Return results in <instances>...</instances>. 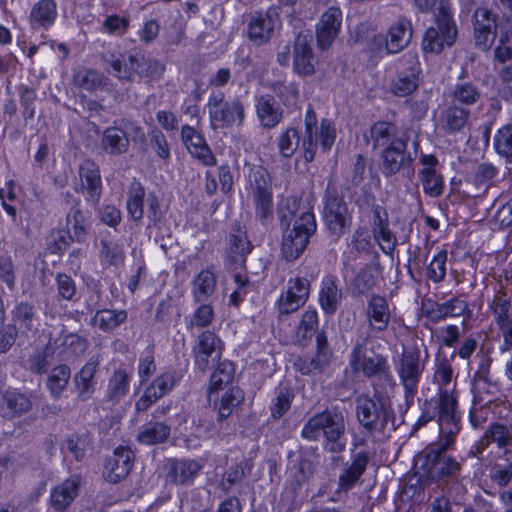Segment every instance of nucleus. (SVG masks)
I'll list each match as a JSON object with an SVG mask.
<instances>
[{"mask_svg":"<svg viewBox=\"0 0 512 512\" xmlns=\"http://www.w3.org/2000/svg\"><path fill=\"white\" fill-rule=\"evenodd\" d=\"M251 192H271L272 177L262 165H253L247 174V187Z\"/></svg>","mask_w":512,"mask_h":512,"instance_id":"de8ad7c7","label":"nucleus"},{"mask_svg":"<svg viewBox=\"0 0 512 512\" xmlns=\"http://www.w3.org/2000/svg\"><path fill=\"white\" fill-rule=\"evenodd\" d=\"M454 442L452 432L442 438L439 443L430 445L417 459L416 467L422 477L436 480L441 476L453 475L459 464L452 458L442 455Z\"/></svg>","mask_w":512,"mask_h":512,"instance_id":"20e7f679","label":"nucleus"},{"mask_svg":"<svg viewBox=\"0 0 512 512\" xmlns=\"http://www.w3.org/2000/svg\"><path fill=\"white\" fill-rule=\"evenodd\" d=\"M468 304L460 298H451L443 303H436L429 312L434 321H440L448 317L455 318L465 314Z\"/></svg>","mask_w":512,"mask_h":512,"instance_id":"37998d69","label":"nucleus"},{"mask_svg":"<svg viewBox=\"0 0 512 512\" xmlns=\"http://www.w3.org/2000/svg\"><path fill=\"white\" fill-rule=\"evenodd\" d=\"M345 429L344 415L326 410L311 417L302 428L301 435L307 440H318L323 436L324 448L331 453H340L346 447Z\"/></svg>","mask_w":512,"mask_h":512,"instance_id":"f03ea898","label":"nucleus"},{"mask_svg":"<svg viewBox=\"0 0 512 512\" xmlns=\"http://www.w3.org/2000/svg\"><path fill=\"white\" fill-rule=\"evenodd\" d=\"M256 115L260 125L266 129L275 128L283 118V110L271 95L260 96L255 104Z\"/></svg>","mask_w":512,"mask_h":512,"instance_id":"393cba45","label":"nucleus"},{"mask_svg":"<svg viewBox=\"0 0 512 512\" xmlns=\"http://www.w3.org/2000/svg\"><path fill=\"white\" fill-rule=\"evenodd\" d=\"M313 212L305 209L299 219L294 220L293 227L288 229L282 241V255L288 261L297 259L309 243L310 236L316 231Z\"/></svg>","mask_w":512,"mask_h":512,"instance_id":"423d86ee","label":"nucleus"},{"mask_svg":"<svg viewBox=\"0 0 512 512\" xmlns=\"http://www.w3.org/2000/svg\"><path fill=\"white\" fill-rule=\"evenodd\" d=\"M470 115L471 109L450 102L442 113L443 127L449 133L460 132L468 124Z\"/></svg>","mask_w":512,"mask_h":512,"instance_id":"72a5a7b5","label":"nucleus"},{"mask_svg":"<svg viewBox=\"0 0 512 512\" xmlns=\"http://www.w3.org/2000/svg\"><path fill=\"white\" fill-rule=\"evenodd\" d=\"M99 363L95 360H89L80 369L74 377L75 389L78 398L86 401L90 399L96 391L97 381L95 379Z\"/></svg>","mask_w":512,"mask_h":512,"instance_id":"bb28decb","label":"nucleus"},{"mask_svg":"<svg viewBox=\"0 0 512 512\" xmlns=\"http://www.w3.org/2000/svg\"><path fill=\"white\" fill-rule=\"evenodd\" d=\"M365 316L371 331L383 332L390 324L392 308L384 296L373 294L367 301Z\"/></svg>","mask_w":512,"mask_h":512,"instance_id":"f3484780","label":"nucleus"},{"mask_svg":"<svg viewBox=\"0 0 512 512\" xmlns=\"http://www.w3.org/2000/svg\"><path fill=\"white\" fill-rule=\"evenodd\" d=\"M397 127L393 122L378 120L371 126L370 134L373 141V146H383L386 142H390L393 139Z\"/></svg>","mask_w":512,"mask_h":512,"instance_id":"4d7b16f0","label":"nucleus"},{"mask_svg":"<svg viewBox=\"0 0 512 512\" xmlns=\"http://www.w3.org/2000/svg\"><path fill=\"white\" fill-rule=\"evenodd\" d=\"M373 235L384 252L390 253L394 250L396 238L388 227L385 211L378 208L374 211Z\"/></svg>","mask_w":512,"mask_h":512,"instance_id":"e433bc0d","label":"nucleus"},{"mask_svg":"<svg viewBox=\"0 0 512 512\" xmlns=\"http://www.w3.org/2000/svg\"><path fill=\"white\" fill-rule=\"evenodd\" d=\"M301 136L296 128L286 129L279 137L278 148L280 154L285 158H290L300 145Z\"/></svg>","mask_w":512,"mask_h":512,"instance_id":"0e129e2a","label":"nucleus"},{"mask_svg":"<svg viewBox=\"0 0 512 512\" xmlns=\"http://www.w3.org/2000/svg\"><path fill=\"white\" fill-rule=\"evenodd\" d=\"M493 146L497 154L512 162V124H507L497 130Z\"/></svg>","mask_w":512,"mask_h":512,"instance_id":"864d4df0","label":"nucleus"},{"mask_svg":"<svg viewBox=\"0 0 512 512\" xmlns=\"http://www.w3.org/2000/svg\"><path fill=\"white\" fill-rule=\"evenodd\" d=\"M489 309L496 325L509 321L512 318V305L505 293H496L489 302Z\"/></svg>","mask_w":512,"mask_h":512,"instance_id":"8fccbe9b","label":"nucleus"},{"mask_svg":"<svg viewBox=\"0 0 512 512\" xmlns=\"http://www.w3.org/2000/svg\"><path fill=\"white\" fill-rule=\"evenodd\" d=\"M234 376V366L230 361L221 362L212 373L209 385V396L212 392L218 391L223 385L232 381Z\"/></svg>","mask_w":512,"mask_h":512,"instance_id":"052dcab7","label":"nucleus"},{"mask_svg":"<svg viewBox=\"0 0 512 512\" xmlns=\"http://www.w3.org/2000/svg\"><path fill=\"white\" fill-rule=\"evenodd\" d=\"M106 78L96 70L88 69L83 74H77L75 81L78 86L86 91L94 92L103 88Z\"/></svg>","mask_w":512,"mask_h":512,"instance_id":"774afa93","label":"nucleus"},{"mask_svg":"<svg viewBox=\"0 0 512 512\" xmlns=\"http://www.w3.org/2000/svg\"><path fill=\"white\" fill-rule=\"evenodd\" d=\"M369 61L377 63L384 56L390 53L388 37L384 34H374L368 41L365 49Z\"/></svg>","mask_w":512,"mask_h":512,"instance_id":"bf43d9fd","label":"nucleus"},{"mask_svg":"<svg viewBox=\"0 0 512 512\" xmlns=\"http://www.w3.org/2000/svg\"><path fill=\"white\" fill-rule=\"evenodd\" d=\"M351 186L360 192H376L381 187V180L372 168L366 173V159L362 154L356 156L351 175Z\"/></svg>","mask_w":512,"mask_h":512,"instance_id":"5701e85b","label":"nucleus"},{"mask_svg":"<svg viewBox=\"0 0 512 512\" xmlns=\"http://www.w3.org/2000/svg\"><path fill=\"white\" fill-rule=\"evenodd\" d=\"M101 147L106 153L113 156L126 153L129 148L126 132L114 126L106 128L101 137Z\"/></svg>","mask_w":512,"mask_h":512,"instance_id":"c756f323","label":"nucleus"},{"mask_svg":"<svg viewBox=\"0 0 512 512\" xmlns=\"http://www.w3.org/2000/svg\"><path fill=\"white\" fill-rule=\"evenodd\" d=\"M368 463V457L364 453H358L352 464L339 476V491L350 490L364 473Z\"/></svg>","mask_w":512,"mask_h":512,"instance_id":"ea45409f","label":"nucleus"},{"mask_svg":"<svg viewBox=\"0 0 512 512\" xmlns=\"http://www.w3.org/2000/svg\"><path fill=\"white\" fill-rule=\"evenodd\" d=\"M178 382L179 376L176 372H165L157 376L147 388L151 389L152 392H155V395L159 400L171 391Z\"/></svg>","mask_w":512,"mask_h":512,"instance_id":"338daca9","label":"nucleus"},{"mask_svg":"<svg viewBox=\"0 0 512 512\" xmlns=\"http://www.w3.org/2000/svg\"><path fill=\"white\" fill-rule=\"evenodd\" d=\"M407 140L394 137L381 151L382 171L386 176L394 175L406 164L412 162L411 154L407 149Z\"/></svg>","mask_w":512,"mask_h":512,"instance_id":"2eb2a0df","label":"nucleus"},{"mask_svg":"<svg viewBox=\"0 0 512 512\" xmlns=\"http://www.w3.org/2000/svg\"><path fill=\"white\" fill-rule=\"evenodd\" d=\"M312 37L298 34L293 42V71L300 77L312 76L316 71L318 60L311 45Z\"/></svg>","mask_w":512,"mask_h":512,"instance_id":"4468645a","label":"nucleus"},{"mask_svg":"<svg viewBox=\"0 0 512 512\" xmlns=\"http://www.w3.org/2000/svg\"><path fill=\"white\" fill-rule=\"evenodd\" d=\"M419 86V70L414 66H409L399 71L392 80L391 92L398 97H407L411 95Z\"/></svg>","mask_w":512,"mask_h":512,"instance_id":"c85d7f7f","label":"nucleus"},{"mask_svg":"<svg viewBox=\"0 0 512 512\" xmlns=\"http://www.w3.org/2000/svg\"><path fill=\"white\" fill-rule=\"evenodd\" d=\"M222 352V340L210 330L203 331L198 335L192 347L194 364L204 372L209 368L211 362L221 358Z\"/></svg>","mask_w":512,"mask_h":512,"instance_id":"f8f14e48","label":"nucleus"},{"mask_svg":"<svg viewBox=\"0 0 512 512\" xmlns=\"http://www.w3.org/2000/svg\"><path fill=\"white\" fill-rule=\"evenodd\" d=\"M181 141L190 155L204 166H214L217 162L205 135L189 124H183L180 131Z\"/></svg>","mask_w":512,"mask_h":512,"instance_id":"ddd939ff","label":"nucleus"},{"mask_svg":"<svg viewBox=\"0 0 512 512\" xmlns=\"http://www.w3.org/2000/svg\"><path fill=\"white\" fill-rule=\"evenodd\" d=\"M389 417V405L385 400L361 395L357 399V418L370 431L383 430Z\"/></svg>","mask_w":512,"mask_h":512,"instance_id":"9d476101","label":"nucleus"},{"mask_svg":"<svg viewBox=\"0 0 512 512\" xmlns=\"http://www.w3.org/2000/svg\"><path fill=\"white\" fill-rule=\"evenodd\" d=\"M89 226L90 222L87 214L77 207L71 208L67 214V227L70 239L76 242H84Z\"/></svg>","mask_w":512,"mask_h":512,"instance_id":"79ce46f5","label":"nucleus"},{"mask_svg":"<svg viewBox=\"0 0 512 512\" xmlns=\"http://www.w3.org/2000/svg\"><path fill=\"white\" fill-rule=\"evenodd\" d=\"M293 398L294 394L290 388L279 387L270 405L271 416L274 419L281 418L290 409Z\"/></svg>","mask_w":512,"mask_h":512,"instance_id":"680f3d73","label":"nucleus"},{"mask_svg":"<svg viewBox=\"0 0 512 512\" xmlns=\"http://www.w3.org/2000/svg\"><path fill=\"white\" fill-rule=\"evenodd\" d=\"M314 473L312 461L301 455L291 458L287 467V481L296 489L306 483Z\"/></svg>","mask_w":512,"mask_h":512,"instance_id":"cd10ccee","label":"nucleus"},{"mask_svg":"<svg viewBox=\"0 0 512 512\" xmlns=\"http://www.w3.org/2000/svg\"><path fill=\"white\" fill-rule=\"evenodd\" d=\"M244 399L243 391L238 387L228 389L221 397L218 416L220 420L229 417Z\"/></svg>","mask_w":512,"mask_h":512,"instance_id":"5fc2aeb1","label":"nucleus"},{"mask_svg":"<svg viewBox=\"0 0 512 512\" xmlns=\"http://www.w3.org/2000/svg\"><path fill=\"white\" fill-rule=\"evenodd\" d=\"M70 376V369L64 364L56 366L50 371L47 377L46 386L53 398H58L66 389Z\"/></svg>","mask_w":512,"mask_h":512,"instance_id":"09e8293b","label":"nucleus"},{"mask_svg":"<svg viewBox=\"0 0 512 512\" xmlns=\"http://www.w3.org/2000/svg\"><path fill=\"white\" fill-rule=\"evenodd\" d=\"M499 168L488 162L473 165L465 175V181L476 190L488 192L499 182Z\"/></svg>","mask_w":512,"mask_h":512,"instance_id":"4be33fe9","label":"nucleus"},{"mask_svg":"<svg viewBox=\"0 0 512 512\" xmlns=\"http://www.w3.org/2000/svg\"><path fill=\"white\" fill-rule=\"evenodd\" d=\"M206 192H231L233 188V173L231 167L225 163L215 169L206 171Z\"/></svg>","mask_w":512,"mask_h":512,"instance_id":"7c9ffc66","label":"nucleus"},{"mask_svg":"<svg viewBox=\"0 0 512 512\" xmlns=\"http://www.w3.org/2000/svg\"><path fill=\"white\" fill-rule=\"evenodd\" d=\"M447 251L439 250L427 265V276L434 283H440L446 276Z\"/></svg>","mask_w":512,"mask_h":512,"instance_id":"69168bd1","label":"nucleus"},{"mask_svg":"<svg viewBox=\"0 0 512 512\" xmlns=\"http://www.w3.org/2000/svg\"><path fill=\"white\" fill-rule=\"evenodd\" d=\"M342 299V292L333 278H326L321 283L319 302L323 311L333 314L337 311Z\"/></svg>","mask_w":512,"mask_h":512,"instance_id":"58836bf2","label":"nucleus"},{"mask_svg":"<svg viewBox=\"0 0 512 512\" xmlns=\"http://www.w3.org/2000/svg\"><path fill=\"white\" fill-rule=\"evenodd\" d=\"M58 17L57 3L55 0H38L30 9L28 16L29 28L33 32L41 31L42 41L40 45L46 44L47 35Z\"/></svg>","mask_w":512,"mask_h":512,"instance_id":"dca6fc26","label":"nucleus"},{"mask_svg":"<svg viewBox=\"0 0 512 512\" xmlns=\"http://www.w3.org/2000/svg\"><path fill=\"white\" fill-rule=\"evenodd\" d=\"M398 373L405 390L406 403L410 404L413 402L417 393L418 382L421 375L418 356L414 353L404 354Z\"/></svg>","mask_w":512,"mask_h":512,"instance_id":"a211bd4d","label":"nucleus"},{"mask_svg":"<svg viewBox=\"0 0 512 512\" xmlns=\"http://www.w3.org/2000/svg\"><path fill=\"white\" fill-rule=\"evenodd\" d=\"M305 209H309V211L312 212L308 200L303 204L298 194H288L287 196H282L278 212L282 221H290L293 218H295V220L299 219Z\"/></svg>","mask_w":512,"mask_h":512,"instance_id":"a18cd8bd","label":"nucleus"},{"mask_svg":"<svg viewBox=\"0 0 512 512\" xmlns=\"http://www.w3.org/2000/svg\"><path fill=\"white\" fill-rule=\"evenodd\" d=\"M201 470V465L193 460H175L169 466L168 477L175 484L192 481Z\"/></svg>","mask_w":512,"mask_h":512,"instance_id":"4c0bfd02","label":"nucleus"},{"mask_svg":"<svg viewBox=\"0 0 512 512\" xmlns=\"http://www.w3.org/2000/svg\"><path fill=\"white\" fill-rule=\"evenodd\" d=\"M343 13L339 6L328 7L315 25L317 47L326 51L333 45L342 26Z\"/></svg>","mask_w":512,"mask_h":512,"instance_id":"9b49d317","label":"nucleus"},{"mask_svg":"<svg viewBox=\"0 0 512 512\" xmlns=\"http://www.w3.org/2000/svg\"><path fill=\"white\" fill-rule=\"evenodd\" d=\"M457 26L449 7L441 5L435 14V26L428 27L422 38V50L425 53L440 54L445 48L454 45L457 38Z\"/></svg>","mask_w":512,"mask_h":512,"instance_id":"39448f33","label":"nucleus"},{"mask_svg":"<svg viewBox=\"0 0 512 512\" xmlns=\"http://www.w3.org/2000/svg\"><path fill=\"white\" fill-rule=\"evenodd\" d=\"M323 219L329 235L335 240L348 231L352 217L342 194H326Z\"/></svg>","mask_w":512,"mask_h":512,"instance_id":"0eeeda50","label":"nucleus"},{"mask_svg":"<svg viewBox=\"0 0 512 512\" xmlns=\"http://www.w3.org/2000/svg\"><path fill=\"white\" fill-rule=\"evenodd\" d=\"M309 295V282L305 278H295L288 282V287L278 301L279 311L289 314L298 310Z\"/></svg>","mask_w":512,"mask_h":512,"instance_id":"aec40b11","label":"nucleus"},{"mask_svg":"<svg viewBox=\"0 0 512 512\" xmlns=\"http://www.w3.org/2000/svg\"><path fill=\"white\" fill-rule=\"evenodd\" d=\"M80 483V477L73 475L55 486L50 493L51 507L56 512H64L76 498Z\"/></svg>","mask_w":512,"mask_h":512,"instance_id":"b1692460","label":"nucleus"},{"mask_svg":"<svg viewBox=\"0 0 512 512\" xmlns=\"http://www.w3.org/2000/svg\"><path fill=\"white\" fill-rule=\"evenodd\" d=\"M419 162L423 166L418 173L423 192H443L445 183L438 169L439 160L436 155L422 154Z\"/></svg>","mask_w":512,"mask_h":512,"instance_id":"412c9836","label":"nucleus"},{"mask_svg":"<svg viewBox=\"0 0 512 512\" xmlns=\"http://www.w3.org/2000/svg\"><path fill=\"white\" fill-rule=\"evenodd\" d=\"M81 185L87 192H101L102 177L99 165L91 160L84 159L79 165Z\"/></svg>","mask_w":512,"mask_h":512,"instance_id":"a19ab883","label":"nucleus"},{"mask_svg":"<svg viewBox=\"0 0 512 512\" xmlns=\"http://www.w3.org/2000/svg\"><path fill=\"white\" fill-rule=\"evenodd\" d=\"M132 371L123 367L113 371L108 380L107 397L110 401L118 403L129 392Z\"/></svg>","mask_w":512,"mask_h":512,"instance_id":"2f4dec72","label":"nucleus"},{"mask_svg":"<svg viewBox=\"0 0 512 512\" xmlns=\"http://www.w3.org/2000/svg\"><path fill=\"white\" fill-rule=\"evenodd\" d=\"M510 438V433L506 426L493 423L485 431L483 438L480 440V445L484 449L490 442H494L498 447H505L509 443Z\"/></svg>","mask_w":512,"mask_h":512,"instance_id":"e2e57ef3","label":"nucleus"},{"mask_svg":"<svg viewBox=\"0 0 512 512\" xmlns=\"http://www.w3.org/2000/svg\"><path fill=\"white\" fill-rule=\"evenodd\" d=\"M106 62L107 71L119 80L155 79L161 77L165 71V66L159 60L147 57L141 52L112 53Z\"/></svg>","mask_w":512,"mask_h":512,"instance_id":"f257e3e1","label":"nucleus"},{"mask_svg":"<svg viewBox=\"0 0 512 512\" xmlns=\"http://www.w3.org/2000/svg\"><path fill=\"white\" fill-rule=\"evenodd\" d=\"M170 429L162 422H149L139 428L137 440L144 445H155L165 441Z\"/></svg>","mask_w":512,"mask_h":512,"instance_id":"49530a36","label":"nucleus"},{"mask_svg":"<svg viewBox=\"0 0 512 512\" xmlns=\"http://www.w3.org/2000/svg\"><path fill=\"white\" fill-rule=\"evenodd\" d=\"M209 125L213 131L240 129L246 119V108L239 98L226 97L225 93L211 91L206 102Z\"/></svg>","mask_w":512,"mask_h":512,"instance_id":"7ed1b4c3","label":"nucleus"},{"mask_svg":"<svg viewBox=\"0 0 512 512\" xmlns=\"http://www.w3.org/2000/svg\"><path fill=\"white\" fill-rule=\"evenodd\" d=\"M134 454L127 446H118L105 466V477L109 482L118 483L125 479L132 468Z\"/></svg>","mask_w":512,"mask_h":512,"instance_id":"6ab92c4d","label":"nucleus"},{"mask_svg":"<svg viewBox=\"0 0 512 512\" xmlns=\"http://www.w3.org/2000/svg\"><path fill=\"white\" fill-rule=\"evenodd\" d=\"M481 100V91L471 82H458L450 93V102L471 109Z\"/></svg>","mask_w":512,"mask_h":512,"instance_id":"c9c22d12","label":"nucleus"},{"mask_svg":"<svg viewBox=\"0 0 512 512\" xmlns=\"http://www.w3.org/2000/svg\"><path fill=\"white\" fill-rule=\"evenodd\" d=\"M127 314L123 310H101L93 317V324L102 330L109 331L125 321Z\"/></svg>","mask_w":512,"mask_h":512,"instance_id":"3c124183","label":"nucleus"},{"mask_svg":"<svg viewBox=\"0 0 512 512\" xmlns=\"http://www.w3.org/2000/svg\"><path fill=\"white\" fill-rule=\"evenodd\" d=\"M378 271L376 268H365L354 278L352 287L353 293L363 295L371 291L377 284Z\"/></svg>","mask_w":512,"mask_h":512,"instance_id":"6e6d98bb","label":"nucleus"},{"mask_svg":"<svg viewBox=\"0 0 512 512\" xmlns=\"http://www.w3.org/2000/svg\"><path fill=\"white\" fill-rule=\"evenodd\" d=\"M31 408V400L25 394L16 390H7L2 395L0 413L7 417H13L26 413Z\"/></svg>","mask_w":512,"mask_h":512,"instance_id":"f704fd0d","label":"nucleus"},{"mask_svg":"<svg viewBox=\"0 0 512 512\" xmlns=\"http://www.w3.org/2000/svg\"><path fill=\"white\" fill-rule=\"evenodd\" d=\"M349 364L355 373H361L366 377H378L387 380L390 378L386 358L360 344L353 348Z\"/></svg>","mask_w":512,"mask_h":512,"instance_id":"6e6552de","label":"nucleus"},{"mask_svg":"<svg viewBox=\"0 0 512 512\" xmlns=\"http://www.w3.org/2000/svg\"><path fill=\"white\" fill-rule=\"evenodd\" d=\"M407 33L408 27L402 21H398L389 27L386 36L388 37L390 53H398L406 47L409 42V38L406 37Z\"/></svg>","mask_w":512,"mask_h":512,"instance_id":"13d9d810","label":"nucleus"},{"mask_svg":"<svg viewBox=\"0 0 512 512\" xmlns=\"http://www.w3.org/2000/svg\"><path fill=\"white\" fill-rule=\"evenodd\" d=\"M275 18L269 12L256 11L248 23V36L256 44L267 43L275 28Z\"/></svg>","mask_w":512,"mask_h":512,"instance_id":"a878e982","label":"nucleus"},{"mask_svg":"<svg viewBox=\"0 0 512 512\" xmlns=\"http://www.w3.org/2000/svg\"><path fill=\"white\" fill-rule=\"evenodd\" d=\"M439 420L446 423H456L459 420L457 412V397L454 388L447 387L440 391Z\"/></svg>","mask_w":512,"mask_h":512,"instance_id":"c03bdc74","label":"nucleus"},{"mask_svg":"<svg viewBox=\"0 0 512 512\" xmlns=\"http://www.w3.org/2000/svg\"><path fill=\"white\" fill-rule=\"evenodd\" d=\"M148 144L159 159L167 162L171 158L169 143L161 129L157 127L149 129Z\"/></svg>","mask_w":512,"mask_h":512,"instance_id":"603ef678","label":"nucleus"},{"mask_svg":"<svg viewBox=\"0 0 512 512\" xmlns=\"http://www.w3.org/2000/svg\"><path fill=\"white\" fill-rule=\"evenodd\" d=\"M501 18L498 13L491 9L480 6L472 15L473 34L476 46L488 51L493 46L497 37V26Z\"/></svg>","mask_w":512,"mask_h":512,"instance_id":"1a4fd4ad","label":"nucleus"},{"mask_svg":"<svg viewBox=\"0 0 512 512\" xmlns=\"http://www.w3.org/2000/svg\"><path fill=\"white\" fill-rule=\"evenodd\" d=\"M217 280L209 269L200 271L192 281V296L195 302H205L215 293Z\"/></svg>","mask_w":512,"mask_h":512,"instance_id":"473e14b6","label":"nucleus"}]
</instances>
